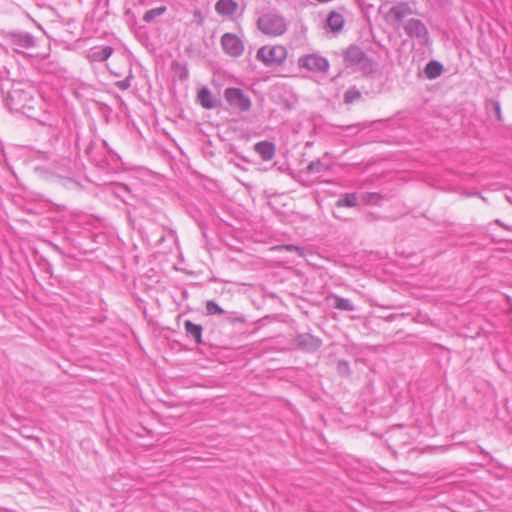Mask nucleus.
Here are the masks:
<instances>
[{
    "label": "nucleus",
    "instance_id": "nucleus-1",
    "mask_svg": "<svg viewBox=\"0 0 512 512\" xmlns=\"http://www.w3.org/2000/svg\"><path fill=\"white\" fill-rule=\"evenodd\" d=\"M32 91L31 87L25 89L21 84L14 85L4 99L6 107L10 111L21 112L31 116L30 112L34 109V102L36 101Z\"/></svg>",
    "mask_w": 512,
    "mask_h": 512
},
{
    "label": "nucleus",
    "instance_id": "nucleus-2",
    "mask_svg": "<svg viewBox=\"0 0 512 512\" xmlns=\"http://www.w3.org/2000/svg\"><path fill=\"white\" fill-rule=\"evenodd\" d=\"M257 26L259 30L268 36H280L287 30L285 18L277 13L268 12L258 18Z\"/></svg>",
    "mask_w": 512,
    "mask_h": 512
},
{
    "label": "nucleus",
    "instance_id": "nucleus-3",
    "mask_svg": "<svg viewBox=\"0 0 512 512\" xmlns=\"http://www.w3.org/2000/svg\"><path fill=\"white\" fill-rule=\"evenodd\" d=\"M345 61L351 66H356L364 74H371L375 70L373 60L370 59L360 47L355 45L347 48Z\"/></svg>",
    "mask_w": 512,
    "mask_h": 512
},
{
    "label": "nucleus",
    "instance_id": "nucleus-4",
    "mask_svg": "<svg viewBox=\"0 0 512 512\" xmlns=\"http://www.w3.org/2000/svg\"><path fill=\"white\" fill-rule=\"evenodd\" d=\"M256 58L268 67L280 66L287 58V50L281 45L263 46L257 51Z\"/></svg>",
    "mask_w": 512,
    "mask_h": 512
},
{
    "label": "nucleus",
    "instance_id": "nucleus-5",
    "mask_svg": "<svg viewBox=\"0 0 512 512\" xmlns=\"http://www.w3.org/2000/svg\"><path fill=\"white\" fill-rule=\"evenodd\" d=\"M224 99L233 110L240 113L249 111L252 106L250 97L240 88H226Z\"/></svg>",
    "mask_w": 512,
    "mask_h": 512
},
{
    "label": "nucleus",
    "instance_id": "nucleus-6",
    "mask_svg": "<svg viewBox=\"0 0 512 512\" xmlns=\"http://www.w3.org/2000/svg\"><path fill=\"white\" fill-rule=\"evenodd\" d=\"M6 40L16 52H21L23 49L32 48L36 44V40L32 34L21 31L8 32L6 35Z\"/></svg>",
    "mask_w": 512,
    "mask_h": 512
},
{
    "label": "nucleus",
    "instance_id": "nucleus-7",
    "mask_svg": "<svg viewBox=\"0 0 512 512\" xmlns=\"http://www.w3.org/2000/svg\"><path fill=\"white\" fill-rule=\"evenodd\" d=\"M298 66L300 68L307 69L308 71L320 73L327 72L330 67L329 62L326 58L316 54L301 56L298 59Z\"/></svg>",
    "mask_w": 512,
    "mask_h": 512
},
{
    "label": "nucleus",
    "instance_id": "nucleus-8",
    "mask_svg": "<svg viewBox=\"0 0 512 512\" xmlns=\"http://www.w3.org/2000/svg\"><path fill=\"white\" fill-rule=\"evenodd\" d=\"M220 42L224 52L231 57H239L244 52V44L236 34L225 33Z\"/></svg>",
    "mask_w": 512,
    "mask_h": 512
},
{
    "label": "nucleus",
    "instance_id": "nucleus-9",
    "mask_svg": "<svg viewBox=\"0 0 512 512\" xmlns=\"http://www.w3.org/2000/svg\"><path fill=\"white\" fill-rule=\"evenodd\" d=\"M293 344L305 352H315L321 347L322 340L309 333H300L293 339Z\"/></svg>",
    "mask_w": 512,
    "mask_h": 512
},
{
    "label": "nucleus",
    "instance_id": "nucleus-10",
    "mask_svg": "<svg viewBox=\"0 0 512 512\" xmlns=\"http://www.w3.org/2000/svg\"><path fill=\"white\" fill-rule=\"evenodd\" d=\"M405 33L411 38L421 39L424 42L428 41L429 34L425 24L416 18L409 19L404 24Z\"/></svg>",
    "mask_w": 512,
    "mask_h": 512
},
{
    "label": "nucleus",
    "instance_id": "nucleus-11",
    "mask_svg": "<svg viewBox=\"0 0 512 512\" xmlns=\"http://www.w3.org/2000/svg\"><path fill=\"white\" fill-rule=\"evenodd\" d=\"M412 14V9L407 2H400L390 8L387 17L392 18L393 21L399 25L403 19Z\"/></svg>",
    "mask_w": 512,
    "mask_h": 512
},
{
    "label": "nucleus",
    "instance_id": "nucleus-12",
    "mask_svg": "<svg viewBox=\"0 0 512 512\" xmlns=\"http://www.w3.org/2000/svg\"><path fill=\"white\" fill-rule=\"evenodd\" d=\"M114 49L111 46H97L91 48L86 55L90 62H104L113 53Z\"/></svg>",
    "mask_w": 512,
    "mask_h": 512
},
{
    "label": "nucleus",
    "instance_id": "nucleus-13",
    "mask_svg": "<svg viewBox=\"0 0 512 512\" xmlns=\"http://www.w3.org/2000/svg\"><path fill=\"white\" fill-rule=\"evenodd\" d=\"M238 3L234 0H218L215 4V11L222 17H231L238 10Z\"/></svg>",
    "mask_w": 512,
    "mask_h": 512
},
{
    "label": "nucleus",
    "instance_id": "nucleus-14",
    "mask_svg": "<svg viewBox=\"0 0 512 512\" xmlns=\"http://www.w3.org/2000/svg\"><path fill=\"white\" fill-rule=\"evenodd\" d=\"M255 152L263 161H270L275 156V145L269 141H260L254 145Z\"/></svg>",
    "mask_w": 512,
    "mask_h": 512
},
{
    "label": "nucleus",
    "instance_id": "nucleus-15",
    "mask_svg": "<svg viewBox=\"0 0 512 512\" xmlns=\"http://www.w3.org/2000/svg\"><path fill=\"white\" fill-rule=\"evenodd\" d=\"M345 20L341 13L337 11H331L327 17V27L333 33H338L342 30Z\"/></svg>",
    "mask_w": 512,
    "mask_h": 512
},
{
    "label": "nucleus",
    "instance_id": "nucleus-16",
    "mask_svg": "<svg viewBox=\"0 0 512 512\" xmlns=\"http://www.w3.org/2000/svg\"><path fill=\"white\" fill-rule=\"evenodd\" d=\"M197 98L201 106L206 109H212L216 107V100L207 87H203L198 91Z\"/></svg>",
    "mask_w": 512,
    "mask_h": 512
},
{
    "label": "nucleus",
    "instance_id": "nucleus-17",
    "mask_svg": "<svg viewBox=\"0 0 512 512\" xmlns=\"http://www.w3.org/2000/svg\"><path fill=\"white\" fill-rule=\"evenodd\" d=\"M184 328L186 334L193 338L197 344L202 343V326L199 324H195L190 320H186L184 322Z\"/></svg>",
    "mask_w": 512,
    "mask_h": 512
},
{
    "label": "nucleus",
    "instance_id": "nucleus-18",
    "mask_svg": "<svg viewBox=\"0 0 512 512\" xmlns=\"http://www.w3.org/2000/svg\"><path fill=\"white\" fill-rule=\"evenodd\" d=\"M360 202V196L356 193H347L336 202L337 207H355Z\"/></svg>",
    "mask_w": 512,
    "mask_h": 512
},
{
    "label": "nucleus",
    "instance_id": "nucleus-19",
    "mask_svg": "<svg viewBox=\"0 0 512 512\" xmlns=\"http://www.w3.org/2000/svg\"><path fill=\"white\" fill-rule=\"evenodd\" d=\"M442 70V64L437 61H430L425 67V74L429 79H434L440 76Z\"/></svg>",
    "mask_w": 512,
    "mask_h": 512
},
{
    "label": "nucleus",
    "instance_id": "nucleus-20",
    "mask_svg": "<svg viewBox=\"0 0 512 512\" xmlns=\"http://www.w3.org/2000/svg\"><path fill=\"white\" fill-rule=\"evenodd\" d=\"M328 170H330V165L322 162L320 159L311 161L306 168L308 174L322 173Z\"/></svg>",
    "mask_w": 512,
    "mask_h": 512
},
{
    "label": "nucleus",
    "instance_id": "nucleus-21",
    "mask_svg": "<svg viewBox=\"0 0 512 512\" xmlns=\"http://www.w3.org/2000/svg\"><path fill=\"white\" fill-rule=\"evenodd\" d=\"M334 307L336 309H339V310H342V311H354L355 310V306L354 304L352 303L351 300L347 299V298H343V297H340V296H337L335 295L334 297Z\"/></svg>",
    "mask_w": 512,
    "mask_h": 512
},
{
    "label": "nucleus",
    "instance_id": "nucleus-22",
    "mask_svg": "<svg viewBox=\"0 0 512 512\" xmlns=\"http://www.w3.org/2000/svg\"><path fill=\"white\" fill-rule=\"evenodd\" d=\"M382 196L379 193L368 192L360 195V202L369 205H380Z\"/></svg>",
    "mask_w": 512,
    "mask_h": 512
},
{
    "label": "nucleus",
    "instance_id": "nucleus-23",
    "mask_svg": "<svg viewBox=\"0 0 512 512\" xmlns=\"http://www.w3.org/2000/svg\"><path fill=\"white\" fill-rule=\"evenodd\" d=\"M486 108L490 113H493L495 118L501 122L502 121V113H501V105L500 102L497 100H489L486 103Z\"/></svg>",
    "mask_w": 512,
    "mask_h": 512
},
{
    "label": "nucleus",
    "instance_id": "nucleus-24",
    "mask_svg": "<svg viewBox=\"0 0 512 512\" xmlns=\"http://www.w3.org/2000/svg\"><path fill=\"white\" fill-rule=\"evenodd\" d=\"M165 11H166L165 6H160L157 8L150 9L145 12V14L143 16V21L149 23V22L153 21L156 17L161 16Z\"/></svg>",
    "mask_w": 512,
    "mask_h": 512
},
{
    "label": "nucleus",
    "instance_id": "nucleus-25",
    "mask_svg": "<svg viewBox=\"0 0 512 512\" xmlns=\"http://www.w3.org/2000/svg\"><path fill=\"white\" fill-rule=\"evenodd\" d=\"M361 92L355 87L348 89L344 94V102L346 104H352L353 102L361 98Z\"/></svg>",
    "mask_w": 512,
    "mask_h": 512
},
{
    "label": "nucleus",
    "instance_id": "nucleus-26",
    "mask_svg": "<svg viewBox=\"0 0 512 512\" xmlns=\"http://www.w3.org/2000/svg\"><path fill=\"white\" fill-rule=\"evenodd\" d=\"M206 312L208 315L223 314L224 310L214 301L206 302Z\"/></svg>",
    "mask_w": 512,
    "mask_h": 512
},
{
    "label": "nucleus",
    "instance_id": "nucleus-27",
    "mask_svg": "<svg viewBox=\"0 0 512 512\" xmlns=\"http://www.w3.org/2000/svg\"><path fill=\"white\" fill-rule=\"evenodd\" d=\"M133 75L130 73L125 79L115 82V86L122 91H125L131 87V81Z\"/></svg>",
    "mask_w": 512,
    "mask_h": 512
},
{
    "label": "nucleus",
    "instance_id": "nucleus-28",
    "mask_svg": "<svg viewBox=\"0 0 512 512\" xmlns=\"http://www.w3.org/2000/svg\"><path fill=\"white\" fill-rule=\"evenodd\" d=\"M337 371L341 375H348L350 373V367L348 362L344 360L338 361Z\"/></svg>",
    "mask_w": 512,
    "mask_h": 512
},
{
    "label": "nucleus",
    "instance_id": "nucleus-29",
    "mask_svg": "<svg viewBox=\"0 0 512 512\" xmlns=\"http://www.w3.org/2000/svg\"><path fill=\"white\" fill-rule=\"evenodd\" d=\"M284 248H285V250H287L289 252H297L300 256L304 255V249L299 246L286 245V246H284Z\"/></svg>",
    "mask_w": 512,
    "mask_h": 512
},
{
    "label": "nucleus",
    "instance_id": "nucleus-30",
    "mask_svg": "<svg viewBox=\"0 0 512 512\" xmlns=\"http://www.w3.org/2000/svg\"><path fill=\"white\" fill-rule=\"evenodd\" d=\"M194 17H195V18H199L198 24H202L203 19H202V17H201V12H200V11L196 10V11L194 12Z\"/></svg>",
    "mask_w": 512,
    "mask_h": 512
},
{
    "label": "nucleus",
    "instance_id": "nucleus-31",
    "mask_svg": "<svg viewBox=\"0 0 512 512\" xmlns=\"http://www.w3.org/2000/svg\"><path fill=\"white\" fill-rule=\"evenodd\" d=\"M495 223L504 229H508V227L499 219H496Z\"/></svg>",
    "mask_w": 512,
    "mask_h": 512
}]
</instances>
